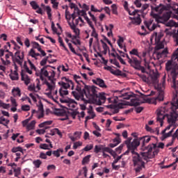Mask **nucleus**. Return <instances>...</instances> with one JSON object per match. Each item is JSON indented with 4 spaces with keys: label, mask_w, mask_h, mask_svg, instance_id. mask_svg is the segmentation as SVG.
<instances>
[{
    "label": "nucleus",
    "mask_w": 178,
    "mask_h": 178,
    "mask_svg": "<svg viewBox=\"0 0 178 178\" xmlns=\"http://www.w3.org/2000/svg\"><path fill=\"white\" fill-rule=\"evenodd\" d=\"M165 105H170L172 112L170 114H165L168 112L167 106L161 107L157 110L156 122L160 123L161 127L163 126V120L167 118V121L169 124H176L178 120V99L177 95H174L171 102H166Z\"/></svg>",
    "instance_id": "nucleus-1"
},
{
    "label": "nucleus",
    "mask_w": 178,
    "mask_h": 178,
    "mask_svg": "<svg viewBox=\"0 0 178 178\" xmlns=\"http://www.w3.org/2000/svg\"><path fill=\"white\" fill-rule=\"evenodd\" d=\"M133 138L129 137L124 141L128 149L125 152L124 154L128 155L129 152H131V154L134 155L132 157V161L134 163V170L136 173H140L143 170V168H145V162L143 161V156L141 154L136 152V149L138 145H140V141L138 139H134Z\"/></svg>",
    "instance_id": "nucleus-2"
},
{
    "label": "nucleus",
    "mask_w": 178,
    "mask_h": 178,
    "mask_svg": "<svg viewBox=\"0 0 178 178\" xmlns=\"http://www.w3.org/2000/svg\"><path fill=\"white\" fill-rule=\"evenodd\" d=\"M138 140L142 142L141 143V150L143 152H140V156H142L143 161H146L147 163L149 162V159H152L159 154V149L156 147V144H149L147 146V144L151 141V137L146 136H143L138 139Z\"/></svg>",
    "instance_id": "nucleus-3"
},
{
    "label": "nucleus",
    "mask_w": 178,
    "mask_h": 178,
    "mask_svg": "<svg viewBox=\"0 0 178 178\" xmlns=\"http://www.w3.org/2000/svg\"><path fill=\"white\" fill-rule=\"evenodd\" d=\"M86 90L88 91L86 98L90 99L92 104H96V105L105 104V101H106L105 93H99L98 91H97V87L94 86H86Z\"/></svg>",
    "instance_id": "nucleus-4"
},
{
    "label": "nucleus",
    "mask_w": 178,
    "mask_h": 178,
    "mask_svg": "<svg viewBox=\"0 0 178 178\" xmlns=\"http://www.w3.org/2000/svg\"><path fill=\"white\" fill-rule=\"evenodd\" d=\"M165 70L168 74V77L172 79V87L175 91H178V64L168 60L165 63Z\"/></svg>",
    "instance_id": "nucleus-5"
},
{
    "label": "nucleus",
    "mask_w": 178,
    "mask_h": 178,
    "mask_svg": "<svg viewBox=\"0 0 178 178\" xmlns=\"http://www.w3.org/2000/svg\"><path fill=\"white\" fill-rule=\"evenodd\" d=\"M15 56H16V58H15ZM15 56H13V52H9L8 54H6V60H4V59L2 58H1L3 65H10V60H9V58H10L11 56L13 62H16V63L19 65V66H22V65H23V60L24 59V51H21L18 50L15 52Z\"/></svg>",
    "instance_id": "nucleus-6"
},
{
    "label": "nucleus",
    "mask_w": 178,
    "mask_h": 178,
    "mask_svg": "<svg viewBox=\"0 0 178 178\" xmlns=\"http://www.w3.org/2000/svg\"><path fill=\"white\" fill-rule=\"evenodd\" d=\"M143 104V102L140 101L138 99L134 98L130 100V102H124L120 103L118 105L111 104L107 106V108L110 109H113V113H119V109H123L124 106H140Z\"/></svg>",
    "instance_id": "nucleus-7"
},
{
    "label": "nucleus",
    "mask_w": 178,
    "mask_h": 178,
    "mask_svg": "<svg viewBox=\"0 0 178 178\" xmlns=\"http://www.w3.org/2000/svg\"><path fill=\"white\" fill-rule=\"evenodd\" d=\"M76 91H72V95H73V97L77 101H83V104H80V106H81V109L82 111H86V109H87V104H91V102H91V99H84V95H86V97H87V93L88 92H86V90L81 91V88H80L79 86L76 88Z\"/></svg>",
    "instance_id": "nucleus-8"
},
{
    "label": "nucleus",
    "mask_w": 178,
    "mask_h": 178,
    "mask_svg": "<svg viewBox=\"0 0 178 178\" xmlns=\"http://www.w3.org/2000/svg\"><path fill=\"white\" fill-rule=\"evenodd\" d=\"M47 67H51V65H45L42 68H41L40 72H36L35 74L38 77H40V80L43 81L44 84H46V86L48 87V90H52L54 88V85H51L48 81H47V79L44 77H49V73L47 70Z\"/></svg>",
    "instance_id": "nucleus-9"
},
{
    "label": "nucleus",
    "mask_w": 178,
    "mask_h": 178,
    "mask_svg": "<svg viewBox=\"0 0 178 178\" xmlns=\"http://www.w3.org/2000/svg\"><path fill=\"white\" fill-rule=\"evenodd\" d=\"M150 8L152 9L150 15L154 19H159V16L168 9V7L162 3H160L159 6H151Z\"/></svg>",
    "instance_id": "nucleus-10"
},
{
    "label": "nucleus",
    "mask_w": 178,
    "mask_h": 178,
    "mask_svg": "<svg viewBox=\"0 0 178 178\" xmlns=\"http://www.w3.org/2000/svg\"><path fill=\"white\" fill-rule=\"evenodd\" d=\"M61 80V81L58 82L60 88L67 90V88H70L71 86V90H74V83H73V81L65 76L63 77Z\"/></svg>",
    "instance_id": "nucleus-11"
},
{
    "label": "nucleus",
    "mask_w": 178,
    "mask_h": 178,
    "mask_svg": "<svg viewBox=\"0 0 178 178\" xmlns=\"http://www.w3.org/2000/svg\"><path fill=\"white\" fill-rule=\"evenodd\" d=\"M74 79L75 80L76 83H77L76 87V91L77 92V87L81 88V91H85V92H88V90L86 89V87H91L90 86H87L83 81H81V77L80 76L74 75Z\"/></svg>",
    "instance_id": "nucleus-12"
},
{
    "label": "nucleus",
    "mask_w": 178,
    "mask_h": 178,
    "mask_svg": "<svg viewBox=\"0 0 178 178\" xmlns=\"http://www.w3.org/2000/svg\"><path fill=\"white\" fill-rule=\"evenodd\" d=\"M170 16H172V11H168L163 14L161 17L159 15V18H156V21L157 23H165L170 19Z\"/></svg>",
    "instance_id": "nucleus-13"
},
{
    "label": "nucleus",
    "mask_w": 178,
    "mask_h": 178,
    "mask_svg": "<svg viewBox=\"0 0 178 178\" xmlns=\"http://www.w3.org/2000/svg\"><path fill=\"white\" fill-rule=\"evenodd\" d=\"M92 83L96 84V86H99L101 88H108L106 84H105V81L101 78H97L96 79H92Z\"/></svg>",
    "instance_id": "nucleus-14"
},
{
    "label": "nucleus",
    "mask_w": 178,
    "mask_h": 178,
    "mask_svg": "<svg viewBox=\"0 0 178 178\" xmlns=\"http://www.w3.org/2000/svg\"><path fill=\"white\" fill-rule=\"evenodd\" d=\"M61 104H70L72 108H76L77 106V102L72 99H60Z\"/></svg>",
    "instance_id": "nucleus-15"
},
{
    "label": "nucleus",
    "mask_w": 178,
    "mask_h": 178,
    "mask_svg": "<svg viewBox=\"0 0 178 178\" xmlns=\"http://www.w3.org/2000/svg\"><path fill=\"white\" fill-rule=\"evenodd\" d=\"M30 5L32 8L34 9V10H36V13H38L39 15H42V9L40 8V6L37 4V2L34 1H31Z\"/></svg>",
    "instance_id": "nucleus-16"
},
{
    "label": "nucleus",
    "mask_w": 178,
    "mask_h": 178,
    "mask_svg": "<svg viewBox=\"0 0 178 178\" xmlns=\"http://www.w3.org/2000/svg\"><path fill=\"white\" fill-rule=\"evenodd\" d=\"M132 67H134L136 70H140L142 73H145V68L141 66V61L138 60L137 61H135V64L132 66Z\"/></svg>",
    "instance_id": "nucleus-17"
},
{
    "label": "nucleus",
    "mask_w": 178,
    "mask_h": 178,
    "mask_svg": "<svg viewBox=\"0 0 178 178\" xmlns=\"http://www.w3.org/2000/svg\"><path fill=\"white\" fill-rule=\"evenodd\" d=\"M168 54H169L168 49H164L163 50L159 51L156 53V58L157 59H161V58H166V56H168Z\"/></svg>",
    "instance_id": "nucleus-18"
},
{
    "label": "nucleus",
    "mask_w": 178,
    "mask_h": 178,
    "mask_svg": "<svg viewBox=\"0 0 178 178\" xmlns=\"http://www.w3.org/2000/svg\"><path fill=\"white\" fill-rule=\"evenodd\" d=\"M129 19L131 20L129 24H136V26L141 24V18L140 17V15L135 17H129Z\"/></svg>",
    "instance_id": "nucleus-19"
},
{
    "label": "nucleus",
    "mask_w": 178,
    "mask_h": 178,
    "mask_svg": "<svg viewBox=\"0 0 178 178\" xmlns=\"http://www.w3.org/2000/svg\"><path fill=\"white\" fill-rule=\"evenodd\" d=\"M21 80L22 81H24V83L26 84V86H29V84H30V77L29 76V75L24 74L23 72V71H22L21 72Z\"/></svg>",
    "instance_id": "nucleus-20"
},
{
    "label": "nucleus",
    "mask_w": 178,
    "mask_h": 178,
    "mask_svg": "<svg viewBox=\"0 0 178 178\" xmlns=\"http://www.w3.org/2000/svg\"><path fill=\"white\" fill-rule=\"evenodd\" d=\"M81 137V131H76L74 134V136H70L69 138L72 141H77V140H80Z\"/></svg>",
    "instance_id": "nucleus-21"
},
{
    "label": "nucleus",
    "mask_w": 178,
    "mask_h": 178,
    "mask_svg": "<svg viewBox=\"0 0 178 178\" xmlns=\"http://www.w3.org/2000/svg\"><path fill=\"white\" fill-rule=\"evenodd\" d=\"M126 58L128 59V63H129V65H131V66L133 67V65H134L136 64L135 61H138V60L137 59V58L134 57V56H131L130 58V56H129V54H125Z\"/></svg>",
    "instance_id": "nucleus-22"
},
{
    "label": "nucleus",
    "mask_w": 178,
    "mask_h": 178,
    "mask_svg": "<svg viewBox=\"0 0 178 178\" xmlns=\"http://www.w3.org/2000/svg\"><path fill=\"white\" fill-rule=\"evenodd\" d=\"M59 95L61 97L60 99H65V96L69 95V91L67 89H63V88H60L58 90Z\"/></svg>",
    "instance_id": "nucleus-23"
},
{
    "label": "nucleus",
    "mask_w": 178,
    "mask_h": 178,
    "mask_svg": "<svg viewBox=\"0 0 178 178\" xmlns=\"http://www.w3.org/2000/svg\"><path fill=\"white\" fill-rule=\"evenodd\" d=\"M158 77H159V75L158 74H154L152 76V81L153 83V84H154V86H157V88L158 90H159V88H161V85L158 84V83H159V80L158 79Z\"/></svg>",
    "instance_id": "nucleus-24"
},
{
    "label": "nucleus",
    "mask_w": 178,
    "mask_h": 178,
    "mask_svg": "<svg viewBox=\"0 0 178 178\" xmlns=\"http://www.w3.org/2000/svg\"><path fill=\"white\" fill-rule=\"evenodd\" d=\"M39 112L44 113V106L42 105V103H40L38 106V111L35 110H32V116L34 115V113H36L38 115Z\"/></svg>",
    "instance_id": "nucleus-25"
},
{
    "label": "nucleus",
    "mask_w": 178,
    "mask_h": 178,
    "mask_svg": "<svg viewBox=\"0 0 178 178\" xmlns=\"http://www.w3.org/2000/svg\"><path fill=\"white\" fill-rule=\"evenodd\" d=\"M11 152L14 154H16L17 152H22V154H24V152H23V148L20 146L13 147Z\"/></svg>",
    "instance_id": "nucleus-26"
},
{
    "label": "nucleus",
    "mask_w": 178,
    "mask_h": 178,
    "mask_svg": "<svg viewBox=\"0 0 178 178\" xmlns=\"http://www.w3.org/2000/svg\"><path fill=\"white\" fill-rule=\"evenodd\" d=\"M103 149L104 146L102 145H96L95 146L94 152H95V154H99V152H101Z\"/></svg>",
    "instance_id": "nucleus-27"
},
{
    "label": "nucleus",
    "mask_w": 178,
    "mask_h": 178,
    "mask_svg": "<svg viewBox=\"0 0 178 178\" xmlns=\"http://www.w3.org/2000/svg\"><path fill=\"white\" fill-rule=\"evenodd\" d=\"M58 42L60 44V47H63V48L65 49V51H66V52H69V49L65 45V43L63 42V40L60 36H58Z\"/></svg>",
    "instance_id": "nucleus-28"
},
{
    "label": "nucleus",
    "mask_w": 178,
    "mask_h": 178,
    "mask_svg": "<svg viewBox=\"0 0 178 178\" xmlns=\"http://www.w3.org/2000/svg\"><path fill=\"white\" fill-rule=\"evenodd\" d=\"M9 120H6L3 116L0 117V124L3 126H8L9 124Z\"/></svg>",
    "instance_id": "nucleus-29"
},
{
    "label": "nucleus",
    "mask_w": 178,
    "mask_h": 178,
    "mask_svg": "<svg viewBox=\"0 0 178 178\" xmlns=\"http://www.w3.org/2000/svg\"><path fill=\"white\" fill-rule=\"evenodd\" d=\"M12 92L14 97H20L22 95L19 88H13Z\"/></svg>",
    "instance_id": "nucleus-30"
},
{
    "label": "nucleus",
    "mask_w": 178,
    "mask_h": 178,
    "mask_svg": "<svg viewBox=\"0 0 178 178\" xmlns=\"http://www.w3.org/2000/svg\"><path fill=\"white\" fill-rule=\"evenodd\" d=\"M160 91V93L157 97H156V101H159L161 102V101H163V92H162V90H161V88L159 89Z\"/></svg>",
    "instance_id": "nucleus-31"
},
{
    "label": "nucleus",
    "mask_w": 178,
    "mask_h": 178,
    "mask_svg": "<svg viewBox=\"0 0 178 178\" xmlns=\"http://www.w3.org/2000/svg\"><path fill=\"white\" fill-rule=\"evenodd\" d=\"M33 163L35 168L38 169L42 164V161H41V160H40V159H38V160L33 161Z\"/></svg>",
    "instance_id": "nucleus-32"
},
{
    "label": "nucleus",
    "mask_w": 178,
    "mask_h": 178,
    "mask_svg": "<svg viewBox=\"0 0 178 178\" xmlns=\"http://www.w3.org/2000/svg\"><path fill=\"white\" fill-rule=\"evenodd\" d=\"M118 98H123V99H130V98H131V95L126 92V93L122 94L121 95H119Z\"/></svg>",
    "instance_id": "nucleus-33"
},
{
    "label": "nucleus",
    "mask_w": 178,
    "mask_h": 178,
    "mask_svg": "<svg viewBox=\"0 0 178 178\" xmlns=\"http://www.w3.org/2000/svg\"><path fill=\"white\" fill-rule=\"evenodd\" d=\"M23 67L26 73H29V74H33V71H31V70H30V68H29L27 66V62H24Z\"/></svg>",
    "instance_id": "nucleus-34"
},
{
    "label": "nucleus",
    "mask_w": 178,
    "mask_h": 178,
    "mask_svg": "<svg viewBox=\"0 0 178 178\" xmlns=\"http://www.w3.org/2000/svg\"><path fill=\"white\" fill-rule=\"evenodd\" d=\"M68 47L71 51V52H72V54H74V55H77L78 56H81V54H77L76 52V50L74 49V48L73 47V46L72 45V43H68Z\"/></svg>",
    "instance_id": "nucleus-35"
},
{
    "label": "nucleus",
    "mask_w": 178,
    "mask_h": 178,
    "mask_svg": "<svg viewBox=\"0 0 178 178\" xmlns=\"http://www.w3.org/2000/svg\"><path fill=\"white\" fill-rule=\"evenodd\" d=\"M55 134H58V136H60V137H62V132H60V131L58 128H55L53 129L51 136H55Z\"/></svg>",
    "instance_id": "nucleus-36"
},
{
    "label": "nucleus",
    "mask_w": 178,
    "mask_h": 178,
    "mask_svg": "<svg viewBox=\"0 0 178 178\" xmlns=\"http://www.w3.org/2000/svg\"><path fill=\"white\" fill-rule=\"evenodd\" d=\"M35 126V120H33L29 124H28L27 129L28 130H33Z\"/></svg>",
    "instance_id": "nucleus-37"
},
{
    "label": "nucleus",
    "mask_w": 178,
    "mask_h": 178,
    "mask_svg": "<svg viewBox=\"0 0 178 178\" xmlns=\"http://www.w3.org/2000/svg\"><path fill=\"white\" fill-rule=\"evenodd\" d=\"M22 172V168L18 167L17 168H14L15 177H19Z\"/></svg>",
    "instance_id": "nucleus-38"
},
{
    "label": "nucleus",
    "mask_w": 178,
    "mask_h": 178,
    "mask_svg": "<svg viewBox=\"0 0 178 178\" xmlns=\"http://www.w3.org/2000/svg\"><path fill=\"white\" fill-rule=\"evenodd\" d=\"M50 124H52V121H46L39 124V127H45V126H50Z\"/></svg>",
    "instance_id": "nucleus-39"
},
{
    "label": "nucleus",
    "mask_w": 178,
    "mask_h": 178,
    "mask_svg": "<svg viewBox=\"0 0 178 178\" xmlns=\"http://www.w3.org/2000/svg\"><path fill=\"white\" fill-rule=\"evenodd\" d=\"M100 42L102 44L103 49L104 51V54H106L108 49H109V47H108V44L104 40H101Z\"/></svg>",
    "instance_id": "nucleus-40"
},
{
    "label": "nucleus",
    "mask_w": 178,
    "mask_h": 178,
    "mask_svg": "<svg viewBox=\"0 0 178 178\" xmlns=\"http://www.w3.org/2000/svg\"><path fill=\"white\" fill-rule=\"evenodd\" d=\"M90 157V155L86 156L82 160V165H86V163H89Z\"/></svg>",
    "instance_id": "nucleus-41"
},
{
    "label": "nucleus",
    "mask_w": 178,
    "mask_h": 178,
    "mask_svg": "<svg viewBox=\"0 0 178 178\" xmlns=\"http://www.w3.org/2000/svg\"><path fill=\"white\" fill-rule=\"evenodd\" d=\"M92 28V37H94V38H96L97 40L98 38V33H97V31H95V28L94 27V26H90Z\"/></svg>",
    "instance_id": "nucleus-42"
},
{
    "label": "nucleus",
    "mask_w": 178,
    "mask_h": 178,
    "mask_svg": "<svg viewBox=\"0 0 178 178\" xmlns=\"http://www.w3.org/2000/svg\"><path fill=\"white\" fill-rule=\"evenodd\" d=\"M48 59H49V56H46L44 58H43L41 61H40V66H46L45 65H47V62H48Z\"/></svg>",
    "instance_id": "nucleus-43"
},
{
    "label": "nucleus",
    "mask_w": 178,
    "mask_h": 178,
    "mask_svg": "<svg viewBox=\"0 0 178 178\" xmlns=\"http://www.w3.org/2000/svg\"><path fill=\"white\" fill-rule=\"evenodd\" d=\"M72 15H70V12L67 10V6H66L65 10V19L66 20H70L72 19Z\"/></svg>",
    "instance_id": "nucleus-44"
},
{
    "label": "nucleus",
    "mask_w": 178,
    "mask_h": 178,
    "mask_svg": "<svg viewBox=\"0 0 178 178\" xmlns=\"http://www.w3.org/2000/svg\"><path fill=\"white\" fill-rule=\"evenodd\" d=\"M94 148V145H87L83 149V151L88 152L91 151Z\"/></svg>",
    "instance_id": "nucleus-45"
},
{
    "label": "nucleus",
    "mask_w": 178,
    "mask_h": 178,
    "mask_svg": "<svg viewBox=\"0 0 178 178\" xmlns=\"http://www.w3.org/2000/svg\"><path fill=\"white\" fill-rule=\"evenodd\" d=\"M111 8H112V13L113 15H118V6H116V4H113L111 6Z\"/></svg>",
    "instance_id": "nucleus-46"
},
{
    "label": "nucleus",
    "mask_w": 178,
    "mask_h": 178,
    "mask_svg": "<svg viewBox=\"0 0 178 178\" xmlns=\"http://www.w3.org/2000/svg\"><path fill=\"white\" fill-rule=\"evenodd\" d=\"M28 63L29 64L31 70H34L35 72H37V67H35V65H33V63L31 62V60H28Z\"/></svg>",
    "instance_id": "nucleus-47"
},
{
    "label": "nucleus",
    "mask_w": 178,
    "mask_h": 178,
    "mask_svg": "<svg viewBox=\"0 0 178 178\" xmlns=\"http://www.w3.org/2000/svg\"><path fill=\"white\" fill-rule=\"evenodd\" d=\"M88 113H90V115H92L91 119H94V118L95 117V115L94 113V112H92V106L89 105V108H88Z\"/></svg>",
    "instance_id": "nucleus-48"
},
{
    "label": "nucleus",
    "mask_w": 178,
    "mask_h": 178,
    "mask_svg": "<svg viewBox=\"0 0 178 178\" xmlns=\"http://www.w3.org/2000/svg\"><path fill=\"white\" fill-rule=\"evenodd\" d=\"M29 56L35 59V50L34 49H31V50L29 52Z\"/></svg>",
    "instance_id": "nucleus-49"
},
{
    "label": "nucleus",
    "mask_w": 178,
    "mask_h": 178,
    "mask_svg": "<svg viewBox=\"0 0 178 178\" xmlns=\"http://www.w3.org/2000/svg\"><path fill=\"white\" fill-rule=\"evenodd\" d=\"M40 148L41 149H51L49 148V145H47L46 143H41V144L40 145Z\"/></svg>",
    "instance_id": "nucleus-50"
},
{
    "label": "nucleus",
    "mask_w": 178,
    "mask_h": 178,
    "mask_svg": "<svg viewBox=\"0 0 178 178\" xmlns=\"http://www.w3.org/2000/svg\"><path fill=\"white\" fill-rule=\"evenodd\" d=\"M139 76L140 77V79H142L143 81H144L145 83H148L149 81V79H148V77H147L145 74H141Z\"/></svg>",
    "instance_id": "nucleus-51"
},
{
    "label": "nucleus",
    "mask_w": 178,
    "mask_h": 178,
    "mask_svg": "<svg viewBox=\"0 0 178 178\" xmlns=\"http://www.w3.org/2000/svg\"><path fill=\"white\" fill-rule=\"evenodd\" d=\"M83 17H84L85 20H86L88 24L90 26V27H92V26H94V25L92 24V22H91V20L90 19V18H88V17H87V15H86V16H84Z\"/></svg>",
    "instance_id": "nucleus-52"
},
{
    "label": "nucleus",
    "mask_w": 178,
    "mask_h": 178,
    "mask_svg": "<svg viewBox=\"0 0 178 178\" xmlns=\"http://www.w3.org/2000/svg\"><path fill=\"white\" fill-rule=\"evenodd\" d=\"M110 62H111V63H113V65H115V66H117V67H120V65L118 60H116V59H114V60L111 59Z\"/></svg>",
    "instance_id": "nucleus-53"
},
{
    "label": "nucleus",
    "mask_w": 178,
    "mask_h": 178,
    "mask_svg": "<svg viewBox=\"0 0 178 178\" xmlns=\"http://www.w3.org/2000/svg\"><path fill=\"white\" fill-rule=\"evenodd\" d=\"M81 145H83L81 142H76L74 143L73 148L74 149H77V147H81Z\"/></svg>",
    "instance_id": "nucleus-54"
},
{
    "label": "nucleus",
    "mask_w": 178,
    "mask_h": 178,
    "mask_svg": "<svg viewBox=\"0 0 178 178\" xmlns=\"http://www.w3.org/2000/svg\"><path fill=\"white\" fill-rule=\"evenodd\" d=\"M116 56L118 60H120V63H122V65H126L124 60H123V58H122V57L118 53H116Z\"/></svg>",
    "instance_id": "nucleus-55"
},
{
    "label": "nucleus",
    "mask_w": 178,
    "mask_h": 178,
    "mask_svg": "<svg viewBox=\"0 0 178 178\" xmlns=\"http://www.w3.org/2000/svg\"><path fill=\"white\" fill-rule=\"evenodd\" d=\"M172 141H175L176 138L178 140V129L176 130V131L173 134L172 136Z\"/></svg>",
    "instance_id": "nucleus-56"
},
{
    "label": "nucleus",
    "mask_w": 178,
    "mask_h": 178,
    "mask_svg": "<svg viewBox=\"0 0 178 178\" xmlns=\"http://www.w3.org/2000/svg\"><path fill=\"white\" fill-rule=\"evenodd\" d=\"M29 110H30V106L29 105L22 106V111H24V112H27Z\"/></svg>",
    "instance_id": "nucleus-57"
},
{
    "label": "nucleus",
    "mask_w": 178,
    "mask_h": 178,
    "mask_svg": "<svg viewBox=\"0 0 178 178\" xmlns=\"http://www.w3.org/2000/svg\"><path fill=\"white\" fill-rule=\"evenodd\" d=\"M10 77L11 79V80H19V74H10Z\"/></svg>",
    "instance_id": "nucleus-58"
},
{
    "label": "nucleus",
    "mask_w": 178,
    "mask_h": 178,
    "mask_svg": "<svg viewBox=\"0 0 178 178\" xmlns=\"http://www.w3.org/2000/svg\"><path fill=\"white\" fill-rule=\"evenodd\" d=\"M152 20H149V21H145V24L146 26V27L149 29V28L151 27V24H152Z\"/></svg>",
    "instance_id": "nucleus-59"
},
{
    "label": "nucleus",
    "mask_w": 178,
    "mask_h": 178,
    "mask_svg": "<svg viewBox=\"0 0 178 178\" xmlns=\"http://www.w3.org/2000/svg\"><path fill=\"white\" fill-rule=\"evenodd\" d=\"M130 55H136V56H138V51L136 49H133L130 52Z\"/></svg>",
    "instance_id": "nucleus-60"
},
{
    "label": "nucleus",
    "mask_w": 178,
    "mask_h": 178,
    "mask_svg": "<svg viewBox=\"0 0 178 178\" xmlns=\"http://www.w3.org/2000/svg\"><path fill=\"white\" fill-rule=\"evenodd\" d=\"M172 132H170V131H169L168 133H165V134H164V136H163V138H162V140H165V138H169V137H172Z\"/></svg>",
    "instance_id": "nucleus-61"
},
{
    "label": "nucleus",
    "mask_w": 178,
    "mask_h": 178,
    "mask_svg": "<svg viewBox=\"0 0 178 178\" xmlns=\"http://www.w3.org/2000/svg\"><path fill=\"white\" fill-rule=\"evenodd\" d=\"M51 30L54 33H58V29L55 27V23L54 22H51Z\"/></svg>",
    "instance_id": "nucleus-62"
},
{
    "label": "nucleus",
    "mask_w": 178,
    "mask_h": 178,
    "mask_svg": "<svg viewBox=\"0 0 178 178\" xmlns=\"http://www.w3.org/2000/svg\"><path fill=\"white\" fill-rule=\"evenodd\" d=\"M113 143L115 145V146L119 145L120 144V138H116L113 140Z\"/></svg>",
    "instance_id": "nucleus-63"
},
{
    "label": "nucleus",
    "mask_w": 178,
    "mask_h": 178,
    "mask_svg": "<svg viewBox=\"0 0 178 178\" xmlns=\"http://www.w3.org/2000/svg\"><path fill=\"white\" fill-rule=\"evenodd\" d=\"M78 15H81V16H83V17H84V16L87 15V13H86V10H79Z\"/></svg>",
    "instance_id": "nucleus-64"
}]
</instances>
